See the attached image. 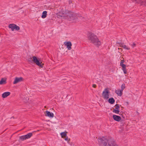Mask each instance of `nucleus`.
I'll list each match as a JSON object with an SVG mask.
<instances>
[{
    "label": "nucleus",
    "mask_w": 146,
    "mask_h": 146,
    "mask_svg": "<svg viewBox=\"0 0 146 146\" xmlns=\"http://www.w3.org/2000/svg\"><path fill=\"white\" fill-rule=\"evenodd\" d=\"M121 90L123 91V90L125 88V84H123L121 86Z\"/></svg>",
    "instance_id": "23"
},
{
    "label": "nucleus",
    "mask_w": 146,
    "mask_h": 146,
    "mask_svg": "<svg viewBox=\"0 0 146 146\" xmlns=\"http://www.w3.org/2000/svg\"><path fill=\"white\" fill-rule=\"evenodd\" d=\"M108 102L110 104H113L115 102V100L113 98H111L109 99Z\"/></svg>",
    "instance_id": "16"
},
{
    "label": "nucleus",
    "mask_w": 146,
    "mask_h": 146,
    "mask_svg": "<svg viewBox=\"0 0 146 146\" xmlns=\"http://www.w3.org/2000/svg\"><path fill=\"white\" fill-rule=\"evenodd\" d=\"M29 98H28V97H27V99L29 100Z\"/></svg>",
    "instance_id": "32"
},
{
    "label": "nucleus",
    "mask_w": 146,
    "mask_h": 146,
    "mask_svg": "<svg viewBox=\"0 0 146 146\" xmlns=\"http://www.w3.org/2000/svg\"><path fill=\"white\" fill-rule=\"evenodd\" d=\"M113 112L115 113L116 114H118L119 112V110H116V109H113Z\"/></svg>",
    "instance_id": "21"
},
{
    "label": "nucleus",
    "mask_w": 146,
    "mask_h": 146,
    "mask_svg": "<svg viewBox=\"0 0 146 146\" xmlns=\"http://www.w3.org/2000/svg\"><path fill=\"white\" fill-rule=\"evenodd\" d=\"M33 134L32 133H28L26 135H23L19 137V140L23 141L27 139L30 138L33 135Z\"/></svg>",
    "instance_id": "5"
},
{
    "label": "nucleus",
    "mask_w": 146,
    "mask_h": 146,
    "mask_svg": "<svg viewBox=\"0 0 146 146\" xmlns=\"http://www.w3.org/2000/svg\"><path fill=\"white\" fill-rule=\"evenodd\" d=\"M47 12L46 11H43L42 13V15L41 16V17L43 19L45 18L47 15Z\"/></svg>",
    "instance_id": "17"
},
{
    "label": "nucleus",
    "mask_w": 146,
    "mask_h": 146,
    "mask_svg": "<svg viewBox=\"0 0 146 146\" xmlns=\"http://www.w3.org/2000/svg\"><path fill=\"white\" fill-rule=\"evenodd\" d=\"M122 91L121 90H116L115 92L118 95L121 96L122 94Z\"/></svg>",
    "instance_id": "15"
},
{
    "label": "nucleus",
    "mask_w": 146,
    "mask_h": 146,
    "mask_svg": "<svg viewBox=\"0 0 146 146\" xmlns=\"http://www.w3.org/2000/svg\"><path fill=\"white\" fill-rule=\"evenodd\" d=\"M133 2L135 1L137 3H140L141 5L146 6V0H132Z\"/></svg>",
    "instance_id": "8"
},
{
    "label": "nucleus",
    "mask_w": 146,
    "mask_h": 146,
    "mask_svg": "<svg viewBox=\"0 0 146 146\" xmlns=\"http://www.w3.org/2000/svg\"><path fill=\"white\" fill-rule=\"evenodd\" d=\"M61 135L62 137L64 138L66 136V133L63 132L61 133Z\"/></svg>",
    "instance_id": "22"
},
{
    "label": "nucleus",
    "mask_w": 146,
    "mask_h": 146,
    "mask_svg": "<svg viewBox=\"0 0 146 146\" xmlns=\"http://www.w3.org/2000/svg\"><path fill=\"white\" fill-rule=\"evenodd\" d=\"M15 24H11L9 25V27L11 29L12 31H14V27Z\"/></svg>",
    "instance_id": "19"
},
{
    "label": "nucleus",
    "mask_w": 146,
    "mask_h": 146,
    "mask_svg": "<svg viewBox=\"0 0 146 146\" xmlns=\"http://www.w3.org/2000/svg\"><path fill=\"white\" fill-rule=\"evenodd\" d=\"M6 83V79L4 78H2L0 81V84H5Z\"/></svg>",
    "instance_id": "18"
},
{
    "label": "nucleus",
    "mask_w": 146,
    "mask_h": 146,
    "mask_svg": "<svg viewBox=\"0 0 146 146\" xmlns=\"http://www.w3.org/2000/svg\"><path fill=\"white\" fill-rule=\"evenodd\" d=\"M45 113H46L45 115L46 116L52 118L54 117V114L52 112H50L48 111H45Z\"/></svg>",
    "instance_id": "10"
},
{
    "label": "nucleus",
    "mask_w": 146,
    "mask_h": 146,
    "mask_svg": "<svg viewBox=\"0 0 146 146\" xmlns=\"http://www.w3.org/2000/svg\"><path fill=\"white\" fill-rule=\"evenodd\" d=\"M98 142L100 146H118L111 137H102L98 138Z\"/></svg>",
    "instance_id": "1"
},
{
    "label": "nucleus",
    "mask_w": 146,
    "mask_h": 146,
    "mask_svg": "<svg viewBox=\"0 0 146 146\" xmlns=\"http://www.w3.org/2000/svg\"><path fill=\"white\" fill-rule=\"evenodd\" d=\"M10 94V93L8 92H4L2 94V97L3 98H5L9 96Z\"/></svg>",
    "instance_id": "13"
},
{
    "label": "nucleus",
    "mask_w": 146,
    "mask_h": 146,
    "mask_svg": "<svg viewBox=\"0 0 146 146\" xmlns=\"http://www.w3.org/2000/svg\"><path fill=\"white\" fill-rule=\"evenodd\" d=\"M117 44H119L120 46L123 48L124 49H125L127 50H129L130 49V48L129 47L127 46L126 45L124 44L123 43H121V42H118L117 43Z\"/></svg>",
    "instance_id": "11"
},
{
    "label": "nucleus",
    "mask_w": 146,
    "mask_h": 146,
    "mask_svg": "<svg viewBox=\"0 0 146 146\" xmlns=\"http://www.w3.org/2000/svg\"><path fill=\"white\" fill-rule=\"evenodd\" d=\"M96 84H94L92 85V87H93V88H96Z\"/></svg>",
    "instance_id": "30"
},
{
    "label": "nucleus",
    "mask_w": 146,
    "mask_h": 146,
    "mask_svg": "<svg viewBox=\"0 0 146 146\" xmlns=\"http://www.w3.org/2000/svg\"><path fill=\"white\" fill-rule=\"evenodd\" d=\"M115 107L116 108H118V109H119V110H120V106H119V105L118 104H116L115 105Z\"/></svg>",
    "instance_id": "26"
},
{
    "label": "nucleus",
    "mask_w": 146,
    "mask_h": 146,
    "mask_svg": "<svg viewBox=\"0 0 146 146\" xmlns=\"http://www.w3.org/2000/svg\"><path fill=\"white\" fill-rule=\"evenodd\" d=\"M64 139L66 141H69V140H70V139H68V137H67V136H65V137H64Z\"/></svg>",
    "instance_id": "25"
},
{
    "label": "nucleus",
    "mask_w": 146,
    "mask_h": 146,
    "mask_svg": "<svg viewBox=\"0 0 146 146\" xmlns=\"http://www.w3.org/2000/svg\"><path fill=\"white\" fill-rule=\"evenodd\" d=\"M122 70L123 72V73L125 74H126L127 73V71L126 70V68L123 69H122Z\"/></svg>",
    "instance_id": "27"
},
{
    "label": "nucleus",
    "mask_w": 146,
    "mask_h": 146,
    "mask_svg": "<svg viewBox=\"0 0 146 146\" xmlns=\"http://www.w3.org/2000/svg\"><path fill=\"white\" fill-rule=\"evenodd\" d=\"M76 13L66 10L62 14L61 17H63L64 19H68L71 21L76 19Z\"/></svg>",
    "instance_id": "3"
},
{
    "label": "nucleus",
    "mask_w": 146,
    "mask_h": 146,
    "mask_svg": "<svg viewBox=\"0 0 146 146\" xmlns=\"http://www.w3.org/2000/svg\"><path fill=\"white\" fill-rule=\"evenodd\" d=\"M136 44L134 43V42L131 45V46L133 48H134L135 47V46Z\"/></svg>",
    "instance_id": "28"
},
{
    "label": "nucleus",
    "mask_w": 146,
    "mask_h": 146,
    "mask_svg": "<svg viewBox=\"0 0 146 146\" xmlns=\"http://www.w3.org/2000/svg\"><path fill=\"white\" fill-rule=\"evenodd\" d=\"M113 118L115 120L117 121H119L121 119V117L115 115H114L113 116Z\"/></svg>",
    "instance_id": "12"
},
{
    "label": "nucleus",
    "mask_w": 146,
    "mask_h": 146,
    "mask_svg": "<svg viewBox=\"0 0 146 146\" xmlns=\"http://www.w3.org/2000/svg\"><path fill=\"white\" fill-rule=\"evenodd\" d=\"M15 27H14V30L15 29L16 31H18L19 30L20 28L19 27L17 26L15 24Z\"/></svg>",
    "instance_id": "20"
},
{
    "label": "nucleus",
    "mask_w": 146,
    "mask_h": 146,
    "mask_svg": "<svg viewBox=\"0 0 146 146\" xmlns=\"http://www.w3.org/2000/svg\"><path fill=\"white\" fill-rule=\"evenodd\" d=\"M64 44L66 46L68 50H70L71 49L72 44L70 42H65L64 43Z\"/></svg>",
    "instance_id": "9"
},
{
    "label": "nucleus",
    "mask_w": 146,
    "mask_h": 146,
    "mask_svg": "<svg viewBox=\"0 0 146 146\" xmlns=\"http://www.w3.org/2000/svg\"><path fill=\"white\" fill-rule=\"evenodd\" d=\"M120 66L122 67V69L126 68V65L124 64H120Z\"/></svg>",
    "instance_id": "24"
},
{
    "label": "nucleus",
    "mask_w": 146,
    "mask_h": 146,
    "mask_svg": "<svg viewBox=\"0 0 146 146\" xmlns=\"http://www.w3.org/2000/svg\"><path fill=\"white\" fill-rule=\"evenodd\" d=\"M124 62V60H121V62H120V64H123V63Z\"/></svg>",
    "instance_id": "29"
},
{
    "label": "nucleus",
    "mask_w": 146,
    "mask_h": 146,
    "mask_svg": "<svg viewBox=\"0 0 146 146\" xmlns=\"http://www.w3.org/2000/svg\"><path fill=\"white\" fill-rule=\"evenodd\" d=\"M24 79L22 77H16L15 78V80L13 82V84H16L19 82L23 81Z\"/></svg>",
    "instance_id": "7"
},
{
    "label": "nucleus",
    "mask_w": 146,
    "mask_h": 146,
    "mask_svg": "<svg viewBox=\"0 0 146 146\" xmlns=\"http://www.w3.org/2000/svg\"><path fill=\"white\" fill-rule=\"evenodd\" d=\"M116 109V110H119L118 108H116L115 107V108L114 109Z\"/></svg>",
    "instance_id": "31"
},
{
    "label": "nucleus",
    "mask_w": 146,
    "mask_h": 146,
    "mask_svg": "<svg viewBox=\"0 0 146 146\" xmlns=\"http://www.w3.org/2000/svg\"><path fill=\"white\" fill-rule=\"evenodd\" d=\"M77 18H79L80 19H82V20L84 21H85L86 20L85 19V18L84 17H83L81 15L79 14H77Z\"/></svg>",
    "instance_id": "14"
},
{
    "label": "nucleus",
    "mask_w": 146,
    "mask_h": 146,
    "mask_svg": "<svg viewBox=\"0 0 146 146\" xmlns=\"http://www.w3.org/2000/svg\"><path fill=\"white\" fill-rule=\"evenodd\" d=\"M29 61H31L32 60L38 66L41 68H42L43 67V65L44 64H42V62L41 60H38L36 57L35 56H33V59L31 57H30V58H29Z\"/></svg>",
    "instance_id": "4"
},
{
    "label": "nucleus",
    "mask_w": 146,
    "mask_h": 146,
    "mask_svg": "<svg viewBox=\"0 0 146 146\" xmlns=\"http://www.w3.org/2000/svg\"><path fill=\"white\" fill-rule=\"evenodd\" d=\"M110 92L107 88H105L102 93V96L105 99H107L109 98Z\"/></svg>",
    "instance_id": "6"
},
{
    "label": "nucleus",
    "mask_w": 146,
    "mask_h": 146,
    "mask_svg": "<svg viewBox=\"0 0 146 146\" xmlns=\"http://www.w3.org/2000/svg\"><path fill=\"white\" fill-rule=\"evenodd\" d=\"M88 39L91 43L98 47L101 45V43L96 35L91 33H89L88 35Z\"/></svg>",
    "instance_id": "2"
}]
</instances>
